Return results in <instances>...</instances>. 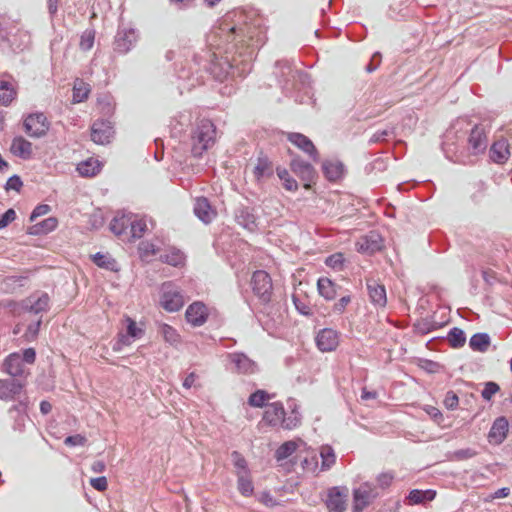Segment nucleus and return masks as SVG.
<instances>
[{
    "instance_id": "obj_1",
    "label": "nucleus",
    "mask_w": 512,
    "mask_h": 512,
    "mask_svg": "<svg viewBox=\"0 0 512 512\" xmlns=\"http://www.w3.org/2000/svg\"><path fill=\"white\" fill-rule=\"evenodd\" d=\"M266 41L267 27L261 17L230 11L207 33L209 51L194 55L193 61L221 82L244 77L251 72L253 60Z\"/></svg>"
},
{
    "instance_id": "obj_2",
    "label": "nucleus",
    "mask_w": 512,
    "mask_h": 512,
    "mask_svg": "<svg viewBox=\"0 0 512 512\" xmlns=\"http://www.w3.org/2000/svg\"><path fill=\"white\" fill-rule=\"evenodd\" d=\"M453 138L465 139L469 153L475 156L484 153L488 147L486 127L483 124H473L467 117H460L452 123L442 144L446 157L453 162H458V157L450 155V152L458 151V147L452 141Z\"/></svg>"
},
{
    "instance_id": "obj_3",
    "label": "nucleus",
    "mask_w": 512,
    "mask_h": 512,
    "mask_svg": "<svg viewBox=\"0 0 512 512\" xmlns=\"http://www.w3.org/2000/svg\"><path fill=\"white\" fill-rule=\"evenodd\" d=\"M286 412L282 402L276 401L266 405L262 421L265 425L276 430H293L300 426L302 415L299 411V405L295 399H288Z\"/></svg>"
},
{
    "instance_id": "obj_4",
    "label": "nucleus",
    "mask_w": 512,
    "mask_h": 512,
    "mask_svg": "<svg viewBox=\"0 0 512 512\" xmlns=\"http://www.w3.org/2000/svg\"><path fill=\"white\" fill-rule=\"evenodd\" d=\"M217 129L215 124L206 118L198 119L191 128L190 147L195 158H200L212 148L216 142Z\"/></svg>"
},
{
    "instance_id": "obj_5",
    "label": "nucleus",
    "mask_w": 512,
    "mask_h": 512,
    "mask_svg": "<svg viewBox=\"0 0 512 512\" xmlns=\"http://www.w3.org/2000/svg\"><path fill=\"white\" fill-rule=\"evenodd\" d=\"M25 384L15 378L0 379V399L3 401H15L18 403L13 405L9 409V413L17 412L19 419L17 422L24 420V414L26 413L28 406V398L20 399Z\"/></svg>"
},
{
    "instance_id": "obj_6",
    "label": "nucleus",
    "mask_w": 512,
    "mask_h": 512,
    "mask_svg": "<svg viewBox=\"0 0 512 512\" xmlns=\"http://www.w3.org/2000/svg\"><path fill=\"white\" fill-rule=\"evenodd\" d=\"M160 306L167 312H177L185 304L183 290L173 281H166L160 287Z\"/></svg>"
},
{
    "instance_id": "obj_7",
    "label": "nucleus",
    "mask_w": 512,
    "mask_h": 512,
    "mask_svg": "<svg viewBox=\"0 0 512 512\" xmlns=\"http://www.w3.org/2000/svg\"><path fill=\"white\" fill-rule=\"evenodd\" d=\"M275 69L276 77L284 93H290L294 89L296 77L302 82L304 78H307L306 74L294 69L288 60L277 61Z\"/></svg>"
},
{
    "instance_id": "obj_8",
    "label": "nucleus",
    "mask_w": 512,
    "mask_h": 512,
    "mask_svg": "<svg viewBox=\"0 0 512 512\" xmlns=\"http://www.w3.org/2000/svg\"><path fill=\"white\" fill-rule=\"evenodd\" d=\"M253 294L259 301L266 305L270 303L273 295V283L271 276L264 270H257L251 278Z\"/></svg>"
},
{
    "instance_id": "obj_9",
    "label": "nucleus",
    "mask_w": 512,
    "mask_h": 512,
    "mask_svg": "<svg viewBox=\"0 0 512 512\" xmlns=\"http://www.w3.org/2000/svg\"><path fill=\"white\" fill-rule=\"evenodd\" d=\"M25 133L32 138L45 136L50 128V122L42 112L28 114L23 121Z\"/></svg>"
},
{
    "instance_id": "obj_10",
    "label": "nucleus",
    "mask_w": 512,
    "mask_h": 512,
    "mask_svg": "<svg viewBox=\"0 0 512 512\" xmlns=\"http://www.w3.org/2000/svg\"><path fill=\"white\" fill-rule=\"evenodd\" d=\"M137 40L136 29L127 25H119L114 37L113 49L119 54H126L135 46Z\"/></svg>"
},
{
    "instance_id": "obj_11",
    "label": "nucleus",
    "mask_w": 512,
    "mask_h": 512,
    "mask_svg": "<svg viewBox=\"0 0 512 512\" xmlns=\"http://www.w3.org/2000/svg\"><path fill=\"white\" fill-rule=\"evenodd\" d=\"M379 496L377 487L369 482L360 484L353 490V512H362Z\"/></svg>"
},
{
    "instance_id": "obj_12",
    "label": "nucleus",
    "mask_w": 512,
    "mask_h": 512,
    "mask_svg": "<svg viewBox=\"0 0 512 512\" xmlns=\"http://www.w3.org/2000/svg\"><path fill=\"white\" fill-rule=\"evenodd\" d=\"M347 500L348 489L346 487L335 486L328 490L325 504L329 512H345Z\"/></svg>"
},
{
    "instance_id": "obj_13",
    "label": "nucleus",
    "mask_w": 512,
    "mask_h": 512,
    "mask_svg": "<svg viewBox=\"0 0 512 512\" xmlns=\"http://www.w3.org/2000/svg\"><path fill=\"white\" fill-rule=\"evenodd\" d=\"M114 136V127L111 121L97 119L91 126V139L100 145L109 144Z\"/></svg>"
},
{
    "instance_id": "obj_14",
    "label": "nucleus",
    "mask_w": 512,
    "mask_h": 512,
    "mask_svg": "<svg viewBox=\"0 0 512 512\" xmlns=\"http://www.w3.org/2000/svg\"><path fill=\"white\" fill-rule=\"evenodd\" d=\"M209 316V308L202 301H195L191 303L185 312L187 323L193 327H200L204 325Z\"/></svg>"
},
{
    "instance_id": "obj_15",
    "label": "nucleus",
    "mask_w": 512,
    "mask_h": 512,
    "mask_svg": "<svg viewBox=\"0 0 512 512\" xmlns=\"http://www.w3.org/2000/svg\"><path fill=\"white\" fill-rule=\"evenodd\" d=\"M366 288L370 302L377 308H384L387 304L385 286L374 278L366 279Z\"/></svg>"
},
{
    "instance_id": "obj_16",
    "label": "nucleus",
    "mask_w": 512,
    "mask_h": 512,
    "mask_svg": "<svg viewBox=\"0 0 512 512\" xmlns=\"http://www.w3.org/2000/svg\"><path fill=\"white\" fill-rule=\"evenodd\" d=\"M383 240L379 233L370 231L368 234L361 237L357 243V251L366 254H374L381 250Z\"/></svg>"
},
{
    "instance_id": "obj_17",
    "label": "nucleus",
    "mask_w": 512,
    "mask_h": 512,
    "mask_svg": "<svg viewBox=\"0 0 512 512\" xmlns=\"http://www.w3.org/2000/svg\"><path fill=\"white\" fill-rule=\"evenodd\" d=\"M316 344L322 352L334 351L339 344V333L334 329L324 328L318 332Z\"/></svg>"
},
{
    "instance_id": "obj_18",
    "label": "nucleus",
    "mask_w": 512,
    "mask_h": 512,
    "mask_svg": "<svg viewBox=\"0 0 512 512\" xmlns=\"http://www.w3.org/2000/svg\"><path fill=\"white\" fill-rule=\"evenodd\" d=\"M509 430V423L505 417H498L493 422L489 433L488 442L493 445H500L506 439Z\"/></svg>"
},
{
    "instance_id": "obj_19",
    "label": "nucleus",
    "mask_w": 512,
    "mask_h": 512,
    "mask_svg": "<svg viewBox=\"0 0 512 512\" xmlns=\"http://www.w3.org/2000/svg\"><path fill=\"white\" fill-rule=\"evenodd\" d=\"M287 139L296 147L308 154L313 161H318V152L313 142L304 134L291 132L287 134Z\"/></svg>"
},
{
    "instance_id": "obj_20",
    "label": "nucleus",
    "mask_w": 512,
    "mask_h": 512,
    "mask_svg": "<svg viewBox=\"0 0 512 512\" xmlns=\"http://www.w3.org/2000/svg\"><path fill=\"white\" fill-rule=\"evenodd\" d=\"M229 359L234 364L238 373L241 374H254L258 370V365L255 361L250 359L247 355L240 352L229 354Z\"/></svg>"
},
{
    "instance_id": "obj_21",
    "label": "nucleus",
    "mask_w": 512,
    "mask_h": 512,
    "mask_svg": "<svg viewBox=\"0 0 512 512\" xmlns=\"http://www.w3.org/2000/svg\"><path fill=\"white\" fill-rule=\"evenodd\" d=\"M50 298L47 293H41L40 295H31L23 301V309L39 314L49 310Z\"/></svg>"
},
{
    "instance_id": "obj_22",
    "label": "nucleus",
    "mask_w": 512,
    "mask_h": 512,
    "mask_svg": "<svg viewBox=\"0 0 512 512\" xmlns=\"http://www.w3.org/2000/svg\"><path fill=\"white\" fill-rule=\"evenodd\" d=\"M11 31L10 40L6 43L15 52H20L27 49L31 44V36L28 31L13 27Z\"/></svg>"
},
{
    "instance_id": "obj_23",
    "label": "nucleus",
    "mask_w": 512,
    "mask_h": 512,
    "mask_svg": "<svg viewBox=\"0 0 512 512\" xmlns=\"http://www.w3.org/2000/svg\"><path fill=\"white\" fill-rule=\"evenodd\" d=\"M133 214L129 212H118L110 223V230L117 236L128 235L132 225Z\"/></svg>"
},
{
    "instance_id": "obj_24",
    "label": "nucleus",
    "mask_w": 512,
    "mask_h": 512,
    "mask_svg": "<svg viewBox=\"0 0 512 512\" xmlns=\"http://www.w3.org/2000/svg\"><path fill=\"white\" fill-rule=\"evenodd\" d=\"M273 173L274 166L272 161L267 155L260 152L256 160V165L253 169V175L256 181L261 182L263 179L273 176Z\"/></svg>"
},
{
    "instance_id": "obj_25",
    "label": "nucleus",
    "mask_w": 512,
    "mask_h": 512,
    "mask_svg": "<svg viewBox=\"0 0 512 512\" xmlns=\"http://www.w3.org/2000/svg\"><path fill=\"white\" fill-rule=\"evenodd\" d=\"M195 215L205 224H209L216 217L217 213L205 197H199L194 204Z\"/></svg>"
},
{
    "instance_id": "obj_26",
    "label": "nucleus",
    "mask_w": 512,
    "mask_h": 512,
    "mask_svg": "<svg viewBox=\"0 0 512 512\" xmlns=\"http://www.w3.org/2000/svg\"><path fill=\"white\" fill-rule=\"evenodd\" d=\"M10 151L23 160H29L33 155V145L24 137L16 136L12 140Z\"/></svg>"
},
{
    "instance_id": "obj_27",
    "label": "nucleus",
    "mask_w": 512,
    "mask_h": 512,
    "mask_svg": "<svg viewBox=\"0 0 512 512\" xmlns=\"http://www.w3.org/2000/svg\"><path fill=\"white\" fill-rule=\"evenodd\" d=\"M489 153L493 162L499 164L505 163L510 156L509 144L507 140L501 139L495 141L492 144Z\"/></svg>"
},
{
    "instance_id": "obj_28",
    "label": "nucleus",
    "mask_w": 512,
    "mask_h": 512,
    "mask_svg": "<svg viewBox=\"0 0 512 512\" xmlns=\"http://www.w3.org/2000/svg\"><path fill=\"white\" fill-rule=\"evenodd\" d=\"M290 167H291V170L297 176H299L302 180L311 181L314 177L313 166L309 162H307L299 157L294 158L291 161Z\"/></svg>"
},
{
    "instance_id": "obj_29",
    "label": "nucleus",
    "mask_w": 512,
    "mask_h": 512,
    "mask_svg": "<svg viewBox=\"0 0 512 512\" xmlns=\"http://www.w3.org/2000/svg\"><path fill=\"white\" fill-rule=\"evenodd\" d=\"M236 221L239 225L243 226L249 231H254L257 228L256 216L253 214L249 207H241L236 211Z\"/></svg>"
},
{
    "instance_id": "obj_30",
    "label": "nucleus",
    "mask_w": 512,
    "mask_h": 512,
    "mask_svg": "<svg viewBox=\"0 0 512 512\" xmlns=\"http://www.w3.org/2000/svg\"><path fill=\"white\" fill-rule=\"evenodd\" d=\"M435 497H436L435 490L413 489L409 492V494L407 496V501H408L409 505H418V504H424L426 502L432 501Z\"/></svg>"
},
{
    "instance_id": "obj_31",
    "label": "nucleus",
    "mask_w": 512,
    "mask_h": 512,
    "mask_svg": "<svg viewBox=\"0 0 512 512\" xmlns=\"http://www.w3.org/2000/svg\"><path fill=\"white\" fill-rule=\"evenodd\" d=\"M5 371L13 378L21 376L24 373L21 355L10 354L4 361Z\"/></svg>"
},
{
    "instance_id": "obj_32",
    "label": "nucleus",
    "mask_w": 512,
    "mask_h": 512,
    "mask_svg": "<svg viewBox=\"0 0 512 512\" xmlns=\"http://www.w3.org/2000/svg\"><path fill=\"white\" fill-rule=\"evenodd\" d=\"M58 226L56 217H48L43 221L29 227L28 233L31 235L47 234L54 231Z\"/></svg>"
},
{
    "instance_id": "obj_33",
    "label": "nucleus",
    "mask_w": 512,
    "mask_h": 512,
    "mask_svg": "<svg viewBox=\"0 0 512 512\" xmlns=\"http://www.w3.org/2000/svg\"><path fill=\"white\" fill-rule=\"evenodd\" d=\"M322 170L329 181H336L344 174V165L339 161H325Z\"/></svg>"
},
{
    "instance_id": "obj_34",
    "label": "nucleus",
    "mask_w": 512,
    "mask_h": 512,
    "mask_svg": "<svg viewBox=\"0 0 512 512\" xmlns=\"http://www.w3.org/2000/svg\"><path fill=\"white\" fill-rule=\"evenodd\" d=\"M158 333L164 341L171 346H178L181 343V336L178 331L169 324L161 323L158 327Z\"/></svg>"
},
{
    "instance_id": "obj_35",
    "label": "nucleus",
    "mask_w": 512,
    "mask_h": 512,
    "mask_svg": "<svg viewBox=\"0 0 512 512\" xmlns=\"http://www.w3.org/2000/svg\"><path fill=\"white\" fill-rule=\"evenodd\" d=\"M92 260L98 267L112 272H117L120 269L118 262L110 254L97 252L93 255Z\"/></svg>"
},
{
    "instance_id": "obj_36",
    "label": "nucleus",
    "mask_w": 512,
    "mask_h": 512,
    "mask_svg": "<svg viewBox=\"0 0 512 512\" xmlns=\"http://www.w3.org/2000/svg\"><path fill=\"white\" fill-rule=\"evenodd\" d=\"M159 259L168 265L180 267L185 262V255L179 249L170 248L167 252L160 254Z\"/></svg>"
},
{
    "instance_id": "obj_37",
    "label": "nucleus",
    "mask_w": 512,
    "mask_h": 512,
    "mask_svg": "<svg viewBox=\"0 0 512 512\" xmlns=\"http://www.w3.org/2000/svg\"><path fill=\"white\" fill-rule=\"evenodd\" d=\"M16 96L17 90L11 82L0 81V105L9 106Z\"/></svg>"
},
{
    "instance_id": "obj_38",
    "label": "nucleus",
    "mask_w": 512,
    "mask_h": 512,
    "mask_svg": "<svg viewBox=\"0 0 512 512\" xmlns=\"http://www.w3.org/2000/svg\"><path fill=\"white\" fill-rule=\"evenodd\" d=\"M491 339L487 333H476L469 340V346L473 351L485 353L488 351Z\"/></svg>"
},
{
    "instance_id": "obj_39",
    "label": "nucleus",
    "mask_w": 512,
    "mask_h": 512,
    "mask_svg": "<svg viewBox=\"0 0 512 512\" xmlns=\"http://www.w3.org/2000/svg\"><path fill=\"white\" fill-rule=\"evenodd\" d=\"M237 477V490L244 497H250L254 493V484L251 477V472L246 474H238Z\"/></svg>"
},
{
    "instance_id": "obj_40",
    "label": "nucleus",
    "mask_w": 512,
    "mask_h": 512,
    "mask_svg": "<svg viewBox=\"0 0 512 512\" xmlns=\"http://www.w3.org/2000/svg\"><path fill=\"white\" fill-rule=\"evenodd\" d=\"M101 170V164L98 160L90 158L78 164L77 171L81 176L93 177Z\"/></svg>"
},
{
    "instance_id": "obj_41",
    "label": "nucleus",
    "mask_w": 512,
    "mask_h": 512,
    "mask_svg": "<svg viewBox=\"0 0 512 512\" xmlns=\"http://www.w3.org/2000/svg\"><path fill=\"white\" fill-rule=\"evenodd\" d=\"M319 294L326 300H333L336 297L335 284L327 277H321L317 281Z\"/></svg>"
},
{
    "instance_id": "obj_42",
    "label": "nucleus",
    "mask_w": 512,
    "mask_h": 512,
    "mask_svg": "<svg viewBox=\"0 0 512 512\" xmlns=\"http://www.w3.org/2000/svg\"><path fill=\"white\" fill-rule=\"evenodd\" d=\"M321 457V470H329L336 462V455L333 448L329 445H324L320 449Z\"/></svg>"
},
{
    "instance_id": "obj_43",
    "label": "nucleus",
    "mask_w": 512,
    "mask_h": 512,
    "mask_svg": "<svg viewBox=\"0 0 512 512\" xmlns=\"http://www.w3.org/2000/svg\"><path fill=\"white\" fill-rule=\"evenodd\" d=\"M447 339L450 346L456 349L463 347L466 343L465 332L458 327H453L450 329Z\"/></svg>"
},
{
    "instance_id": "obj_44",
    "label": "nucleus",
    "mask_w": 512,
    "mask_h": 512,
    "mask_svg": "<svg viewBox=\"0 0 512 512\" xmlns=\"http://www.w3.org/2000/svg\"><path fill=\"white\" fill-rule=\"evenodd\" d=\"M297 449L295 441H286L281 444L275 451V458L277 461H282L291 456Z\"/></svg>"
},
{
    "instance_id": "obj_45",
    "label": "nucleus",
    "mask_w": 512,
    "mask_h": 512,
    "mask_svg": "<svg viewBox=\"0 0 512 512\" xmlns=\"http://www.w3.org/2000/svg\"><path fill=\"white\" fill-rule=\"evenodd\" d=\"M276 173L279 179L282 181L283 186L288 191H296L298 189L297 181L291 177L289 172L285 168L277 167Z\"/></svg>"
},
{
    "instance_id": "obj_46",
    "label": "nucleus",
    "mask_w": 512,
    "mask_h": 512,
    "mask_svg": "<svg viewBox=\"0 0 512 512\" xmlns=\"http://www.w3.org/2000/svg\"><path fill=\"white\" fill-rule=\"evenodd\" d=\"M271 399V396L265 390H256L248 398V404L252 407L262 408L266 407V401Z\"/></svg>"
},
{
    "instance_id": "obj_47",
    "label": "nucleus",
    "mask_w": 512,
    "mask_h": 512,
    "mask_svg": "<svg viewBox=\"0 0 512 512\" xmlns=\"http://www.w3.org/2000/svg\"><path fill=\"white\" fill-rule=\"evenodd\" d=\"M231 457H232L233 465L236 469L235 470L236 475L246 474V473L251 472L248 467V463H247L246 459L242 456L241 453H239L238 451H233L231 454Z\"/></svg>"
},
{
    "instance_id": "obj_48",
    "label": "nucleus",
    "mask_w": 512,
    "mask_h": 512,
    "mask_svg": "<svg viewBox=\"0 0 512 512\" xmlns=\"http://www.w3.org/2000/svg\"><path fill=\"white\" fill-rule=\"evenodd\" d=\"M292 300H293L296 310L300 314H302L304 316L312 315V313H313L312 308L310 306L309 301L305 297H302L301 295H298V294H293Z\"/></svg>"
},
{
    "instance_id": "obj_49",
    "label": "nucleus",
    "mask_w": 512,
    "mask_h": 512,
    "mask_svg": "<svg viewBox=\"0 0 512 512\" xmlns=\"http://www.w3.org/2000/svg\"><path fill=\"white\" fill-rule=\"evenodd\" d=\"M160 248L150 241H142L139 244V252L141 257L148 258L150 256H155L159 253Z\"/></svg>"
},
{
    "instance_id": "obj_50",
    "label": "nucleus",
    "mask_w": 512,
    "mask_h": 512,
    "mask_svg": "<svg viewBox=\"0 0 512 512\" xmlns=\"http://www.w3.org/2000/svg\"><path fill=\"white\" fill-rule=\"evenodd\" d=\"M125 322H126V328H127V335L131 338V339H139L143 336L144 334V330L139 328L136 324V322L130 318V317H126L125 318Z\"/></svg>"
},
{
    "instance_id": "obj_51",
    "label": "nucleus",
    "mask_w": 512,
    "mask_h": 512,
    "mask_svg": "<svg viewBox=\"0 0 512 512\" xmlns=\"http://www.w3.org/2000/svg\"><path fill=\"white\" fill-rule=\"evenodd\" d=\"M94 40H95V31L94 30H85L81 35L79 46L83 51H88L93 47Z\"/></svg>"
},
{
    "instance_id": "obj_52",
    "label": "nucleus",
    "mask_w": 512,
    "mask_h": 512,
    "mask_svg": "<svg viewBox=\"0 0 512 512\" xmlns=\"http://www.w3.org/2000/svg\"><path fill=\"white\" fill-rule=\"evenodd\" d=\"M146 224L142 220L136 219V216L133 214L132 225H130V233L129 235L133 238H141L143 233L145 232Z\"/></svg>"
},
{
    "instance_id": "obj_53",
    "label": "nucleus",
    "mask_w": 512,
    "mask_h": 512,
    "mask_svg": "<svg viewBox=\"0 0 512 512\" xmlns=\"http://www.w3.org/2000/svg\"><path fill=\"white\" fill-rule=\"evenodd\" d=\"M394 136V129L387 128L376 131L370 138V143H379L386 141L389 137Z\"/></svg>"
},
{
    "instance_id": "obj_54",
    "label": "nucleus",
    "mask_w": 512,
    "mask_h": 512,
    "mask_svg": "<svg viewBox=\"0 0 512 512\" xmlns=\"http://www.w3.org/2000/svg\"><path fill=\"white\" fill-rule=\"evenodd\" d=\"M500 390V387L495 382H486L481 396L484 400L489 401Z\"/></svg>"
},
{
    "instance_id": "obj_55",
    "label": "nucleus",
    "mask_w": 512,
    "mask_h": 512,
    "mask_svg": "<svg viewBox=\"0 0 512 512\" xmlns=\"http://www.w3.org/2000/svg\"><path fill=\"white\" fill-rule=\"evenodd\" d=\"M352 297L351 295L342 296L337 302L334 303L332 307V311L335 314H343L347 308V306L351 303Z\"/></svg>"
},
{
    "instance_id": "obj_56",
    "label": "nucleus",
    "mask_w": 512,
    "mask_h": 512,
    "mask_svg": "<svg viewBox=\"0 0 512 512\" xmlns=\"http://www.w3.org/2000/svg\"><path fill=\"white\" fill-rule=\"evenodd\" d=\"M477 455V452L472 448L459 449L453 452V458L458 461L467 460Z\"/></svg>"
},
{
    "instance_id": "obj_57",
    "label": "nucleus",
    "mask_w": 512,
    "mask_h": 512,
    "mask_svg": "<svg viewBox=\"0 0 512 512\" xmlns=\"http://www.w3.org/2000/svg\"><path fill=\"white\" fill-rule=\"evenodd\" d=\"M459 398L453 391H448L444 398V405L448 410H455L458 407Z\"/></svg>"
},
{
    "instance_id": "obj_58",
    "label": "nucleus",
    "mask_w": 512,
    "mask_h": 512,
    "mask_svg": "<svg viewBox=\"0 0 512 512\" xmlns=\"http://www.w3.org/2000/svg\"><path fill=\"white\" fill-rule=\"evenodd\" d=\"M343 261H344L343 255L341 253H336V254L330 255L326 259L325 263L329 267H332L334 269H340L343 265Z\"/></svg>"
},
{
    "instance_id": "obj_59",
    "label": "nucleus",
    "mask_w": 512,
    "mask_h": 512,
    "mask_svg": "<svg viewBox=\"0 0 512 512\" xmlns=\"http://www.w3.org/2000/svg\"><path fill=\"white\" fill-rule=\"evenodd\" d=\"M16 218V212L10 208L0 215V229H3L9 225Z\"/></svg>"
},
{
    "instance_id": "obj_60",
    "label": "nucleus",
    "mask_w": 512,
    "mask_h": 512,
    "mask_svg": "<svg viewBox=\"0 0 512 512\" xmlns=\"http://www.w3.org/2000/svg\"><path fill=\"white\" fill-rule=\"evenodd\" d=\"M22 186H23V182H22L21 178L18 175H13L7 180L5 189L7 191H9V190L20 191Z\"/></svg>"
},
{
    "instance_id": "obj_61",
    "label": "nucleus",
    "mask_w": 512,
    "mask_h": 512,
    "mask_svg": "<svg viewBox=\"0 0 512 512\" xmlns=\"http://www.w3.org/2000/svg\"><path fill=\"white\" fill-rule=\"evenodd\" d=\"M50 210H51V207L47 204L37 205L33 209L32 213L30 215V221L33 222L36 218L48 214L50 212Z\"/></svg>"
},
{
    "instance_id": "obj_62",
    "label": "nucleus",
    "mask_w": 512,
    "mask_h": 512,
    "mask_svg": "<svg viewBox=\"0 0 512 512\" xmlns=\"http://www.w3.org/2000/svg\"><path fill=\"white\" fill-rule=\"evenodd\" d=\"M90 485L97 491H105L108 487V482L105 476L91 478Z\"/></svg>"
},
{
    "instance_id": "obj_63",
    "label": "nucleus",
    "mask_w": 512,
    "mask_h": 512,
    "mask_svg": "<svg viewBox=\"0 0 512 512\" xmlns=\"http://www.w3.org/2000/svg\"><path fill=\"white\" fill-rule=\"evenodd\" d=\"M394 479V475L389 472L381 473L377 477V484L380 488L385 489L389 487Z\"/></svg>"
},
{
    "instance_id": "obj_64",
    "label": "nucleus",
    "mask_w": 512,
    "mask_h": 512,
    "mask_svg": "<svg viewBox=\"0 0 512 512\" xmlns=\"http://www.w3.org/2000/svg\"><path fill=\"white\" fill-rule=\"evenodd\" d=\"M86 441L87 439L84 436L76 434L66 437L64 443L68 446H83L85 445Z\"/></svg>"
}]
</instances>
